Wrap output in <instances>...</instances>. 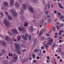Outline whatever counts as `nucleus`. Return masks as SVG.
<instances>
[{
  "label": "nucleus",
  "instance_id": "1",
  "mask_svg": "<svg viewBox=\"0 0 64 64\" xmlns=\"http://www.w3.org/2000/svg\"><path fill=\"white\" fill-rule=\"evenodd\" d=\"M14 45L15 47L16 48L15 49V50L16 51H18V54H19V55H22V52L23 53V54H24V53H23V52H22L21 50H19V49H20V48L19 45V44H18V43H16Z\"/></svg>",
  "mask_w": 64,
  "mask_h": 64
},
{
  "label": "nucleus",
  "instance_id": "2",
  "mask_svg": "<svg viewBox=\"0 0 64 64\" xmlns=\"http://www.w3.org/2000/svg\"><path fill=\"white\" fill-rule=\"evenodd\" d=\"M48 41L50 43H47L45 44L44 46H45L46 49L48 51V47H49V45L50 46H52V42H53V39H50L49 38L48 39Z\"/></svg>",
  "mask_w": 64,
  "mask_h": 64
},
{
  "label": "nucleus",
  "instance_id": "3",
  "mask_svg": "<svg viewBox=\"0 0 64 64\" xmlns=\"http://www.w3.org/2000/svg\"><path fill=\"white\" fill-rule=\"evenodd\" d=\"M3 22L7 27H10V24L9 23V22H8L6 20H4Z\"/></svg>",
  "mask_w": 64,
  "mask_h": 64
},
{
  "label": "nucleus",
  "instance_id": "4",
  "mask_svg": "<svg viewBox=\"0 0 64 64\" xmlns=\"http://www.w3.org/2000/svg\"><path fill=\"white\" fill-rule=\"evenodd\" d=\"M18 56L15 54H14L12 57V61L13 62H15L17 60Z\"/></svg>",
  "mask_w": 64,
  "mask_h": 64
},
{
  "label": "nucleus",
  "instance_id": "5",
  "mask_svg": "<svg viewBox=\"0 0 64 64\" xmlns=\"http://www.w3.org/2000/svg\"><path fill=\"white\" fill-rule=\"evenodd\" d=\"M10 12H12V14L15 17L17 15V14L16 12L14 10H10Z\"/></svg>",
  "mask_w": 64,
  "mask_h": 64
},
{
  "label": "nucleus",
  "instance_id": "6",
  "mask_svg": "<svg viewBox=\"0 0 64 64\" xmlns=\"http://www.w3.org/2000/svg\"><path fill=\"white\" fill-rule=\"evenodd\" d=\"M28 35L27 34H26L25 36L24 35H21L22 37L25 40H27V38L26 37H28Z\"/></svg>",
  "mask_w": 64,
  "mask_h": 64
},
{
  "label": "nucleus",
  "instance_id": "7",
  "mask_svg": "<svg viewBox=\"0 0 64 64\" xmlns=\"http://www.w3.org/2000/svg\"><path fill=\"white\" fill-rule=\"evenodd\" d=\"M12 34H16L17 33H18V32L17 30L16 29H13L12 30Z\"/></svg>",
  "mask_w": 64,
  "mask_h": 64
},
{
  "label": "nucleus",
  "instance_id": "8",
  "mask_svg": "<svg viewBox=\"0 0 64 64\" xmlns=\"http://www.w3.org/2000/svg\"><path fill=\"white\" fill-rule=\"evenodd\" d=\"M5 13L7 14V16H8V18L9 20H12V17L8 14V12H5Z\"/></svg>",
  "mask_w": 64,
  "mask_h": 64
},
{
  "label": "nucleus",
  "instance_id": "9",
  "mask_svg": "<svg viewBox=\"0 0 64 64\" xmlns=\"http://www.w3.org/2000/svg\"><path fill=\"white\" fill-rule=\"evenodd\" d=\"M18 29L20 31H25V29L23 27L22 28L19 27Z\"/></svg>",
  "mask_w": 64,
  "mask_h": 64
},
{
  "label": "nucleus",
  "instance_id": "10",
  "mask_svg": "<svg viewBox=\"0 0 64 64\" xmlns=\"http://www.w3.org/2000/svg\"><path fill=\"white\" fill-rule=\"evenodd\" d=\"M28 9L30 11L31 13H33L34 12V10L32 8L31 6H30L28 7Z\"/></svg>",
  "mask_w": 64,
  "mask_h": 64
},
{
  "label": "nucleus",
  "instance_id": "11",
  "mask_svg": "<svg viewBox=\"0 0 64 64\" xmlns=\"http://www.w3.org/2000/svg\"><path fill=\"white\" fill-rule=\"evenodd\" d=\"M6 42H2L0 41V45H1V44L3 45V46H6Z\"/></svg>",
  "mask_w": 64,
  "mask_h": 64
},
{
  "label": "nucleus",
  "instance_id": "12",
  "mask_svg": "<svg viewBox=\"0 0 64 64\" xmlns=\"http://www.w3.org/2000/svg\"><path fill=\"white\" fill-rule=\"evenodd\" d=\"M22 8L26 10L27 9V6L25 4H22Z\"/></svg>",
  "mask_w": 64,
  "mask_h": 64
},
{
  "label": "nucleus",
  "instance_id": "13",
  "mask_svg": "<svg viewBox=\"0 0 64 64\" xmlns=\"http://www.w3.org/2000/svg\"><path fill=\"white\" fill-rule=\"evenodd\" d=\"M8 63V62L6 60L3 61L2 62V64H7Z\"/></svg>",
  "mask_w": 64,
  "mask_h": 64
},
{
  "label": "nucleus",
  "instance_id": "14",
  "mask_svg": "<svg viewBox=\"0 0 64 64\" xmlns=\"http://www.w3.org/2000/svg\"><path fill=\"white\" fill-rule=\"evenodd\" d=\"M28 60V58H25L22 61V63H25V62L27 61Z\"/></svg>",
  "mask_w": 64,
  "mask_h": 64
},
{
  "label": "nucleus",
  "instance_id": "15",
  "mask_svg": "<svg viewBox=\"0 0 64 64\" xmlns=\"http://www.w3.org/2000/svg\"><path fill=\"white\" fill-rule=\"evenodd\" d=\"M38 43V40L36 39H34V44L35 45H36V44Z\"/></svg>",
  "mask_w": 64,
  "mask_h": 64
},
{
  "label": "nucleus",
  "instance_id": "16",
  "mask_svg": "<svg viewBox=\"0 0 64 64\" xmlns=\"http://www.w3.org/2000/svg\"><path fill=\"white\" fill-rule=\"evenodd\" d=\"M43 30H42L40 32L39 34V36H41V35H42V34H43Z\"/></svg>",
  "mask_w": 64,
  "mask_h": 64
},
{
  "label": "nucleus",
  "instance_id": "17",
  "mask_svg": "<svg viewBox=\"0 0 64 64\" xmlns=\"http://www.w3.org/2000/svg\"><path fill=\"white\" fill-rule=\"evenodd\" d=\"M15 6L16 7H19V4L18 3V2H16L15 3Z\"/></svg>",
  "mask_w": 64,
  "mask_h": 64
},
{
  "label": "nucleus",
  "instance_id": "18",
  "mask_svg": "<svg viewBox=\"0 0 64 64\" xmlns=\"http://www.w3.org/2000/svg\"><path fill=\"white\" fill-rule=\"evenodd\" d=\"M5 39L6 40L8 41H9V37L7 36H6V38H5Z\"/></svg>",
  "mask_w": 64,
  "mask_h": 64
},
{
  "label": "nucleus",
  "instance_id": "19",
  "mask_svg": "<svg viewBox=\"0 0 64 64\" xmlns=\"http://www.w3.org/2000/svg\"><path fill=\"white\" fill-rule=\"evenodd\" d=\"M47 62L48 63V62H50V58L49 57V56H47Z\"/></svg>",
  "mask_w": 64,
  "mask_h": 64
},
{
  "label": "nucleus",
  "instance_id": "20",
  "mask_svg": "<svg viewBox=\"0 0 64 64\" xmlns=\"http://www.w3.org/2000/svg\"><path fill=\"white\" fill-rule=\"evenodd\" d=\"M10 5H13L14 3V0H10Z\"/></svg>",
  "mask_w": 64,
  "mask_h": 64
},
{
  "label": "nucleus",
  "instance_id": "21",
  "mask_svg": "<svg viewBox=\"0 0 64 64\" xmlns=\"http://www.w3.org/2000/svg\"><path fill=\"white\" fill-rule=\"evenodd\" d=\"M38 51L39 50L37 49H35L34 51V53H36L37 52H38Z\"/></svg>",
  "mask_w": 64,
  "mask_h": 64
},
{
  "label": "nucleus",
  "instance_id": "22",
  "mask_svg": "<svg viewBox=\"0 0 64 64\" xmlns=\"http://www.w3.org/2000/svg\"><path fill=\"white\" fill-rule=\"evenodd\" d=\"M32 2L34 3H36L38 2V0H33L32 1Z\"/></svg>",
  "mask_w": 64,
  "mask_h": 64
},
{
  "label": "nucleus",
  "instance_id": "23",
  "mask_svg": "<svg viewBox=\"0 0 64 64\" xmlns=\"http://www.w3.org/2000/svg\"><path fill=\"white\" fill-rule=\"evenodd\" d=\"M4 4L5 6H8V4L6 2H4Z\"/></svg>",
  "mask_w": 64,
  "mask_h": 64
},
{
  "label": "nucleus",
  "instance_id": "24",
  "mask_svg": "<svg viewBox=\"0 0 64 64\" xmlns=\"http://www.w3.org/2000/svg\"><path fill=\"white\" fill-rule=\"evenodd\" d=\"M58 5H59L60 7V8H61V9H63V7L62 6H61V4H60V3H58Z\"/></svg>",
  "mask_w": 64,
  "mask_h": 64
},
{
  "label": "nucleus",
  "instance_id": "25",
  "mask_svg": "<svg viewBox=\"0 0 64 64\" xmlns=\"http://www.w3.org/2000/svg\"><path fill=\"white\" fill-rule=\"evenodd\" d=\"M17 38L18 39V41H19L21 39V36H18Z\"/></svg>",
  "mask_w": 64,
  "mask_h": 64
},
{
  "label": "nucleus",
  "instance_id": "26",
  "mask_svg": "<svg viewBox=\"0 0 64 64\" xmlns=\"http://www.w3.org/2000/svg\"><path fill=\"white\" fill-rule=\"evenodd\" d=\"M46 39V38L45 37H42V38H41V41H43V40H45Z\"/></svg>",
  "mask_w": 64,
  "mask_h": 64
},
{
  "label": "nucleus",
  "instance_id": "27",
  "mask_svg": "<svg viewBox=\"0 0 64 64\" xmlns=\"http://www.w3.org/2000/svg\"><path fill=\"white\" fill-rule=\"evenodd\" d=\"M3 15V13L2 12H0V17H2Z\"/></svg>",
  "mask_w": 64,
  "mask_h": 64
},
{
  "label": "nucleus",
  "instance_id": "28",
  "mask_svg": "<svg viewBox=\"0 0 64 64\" xmlns=\"http://www.w3.org/2000/svg\"><path fill=\"white\" fill-rule=\"evenodd\" d=\"M33 27L32 26H30V31H33Z\"/></svg>",
  "mask_w": 64,
  "mask_h": 64
},
{
  "label": "nucleus",
  "instance_id": "29",
  "mask_svg": "<svg viewBox=\"0 0 64 64\" xmlns=\"http://www.w3.org/2000/svg\"><path fill=\"white\" fill-rule=\"evenodd\" d=\"M13 61L12 60H10L9 63V64H13Z\"/></svg>",
  "mask_w": 64,
  "mask_h": 64
},
{
  "label": "nucleus",
  "instance_id": "30",
  "mask_svg": "<svg viewBox=\"0 0 64 64\" xmlns=\"http://www.w3.org/2000/svg\"><path fill=\"white\" fill-rule=\"evenodd\" d=\"M32 57L34 59H35V54H32Z\"/></svg>",
  "mask_w": 64,
  "mask_h": 64
},
{
  "label": "nucleus",
  "instance_id": "31",
  "mask_svg": "<svg viewBox=\"0 0 64 64\" xmlns=\"http://www.w3.org/2000/svg\"><path fill=\"white\" fill-rule=\"evenodd\" d=\"M60 18L61 19H63V18H64V16H63L61 15L60 16Z\"/></svg>",
  "mask_w": 64,
  "mask_h": 64
},
{
  "label": "nucleus",
  "instance_id": "32",
  "mask_svg": "<svg viewBox=\"0 0 64 64\" xmlns=\"http://www.w3.org/2000/svg\"><path fill=\"white\" fill-rule=\"evenodd\" d=\"M21 42L23 44H25V42H24V40H21Z\"/></svg>",
  "mask_w": 64,
  "mask_h": 64
},
{
  "label": "nucleus",
  "instance_id": "33",
  "mask_svg": "<svg viewBox=\"0 0 64 64\" xmlns=\"http://www.w3.org/2000/svg\"><path fill=\"white\" fill-rule=\"evenodd\" d=\"M39 56H40V57H42L43 56V55L41 53H40L38 54Z\"/></svg>",
  "mask_w": 64,
  "mask_h": 64
},
{
  "label": "nucleus",
  "instance_id": "34",
  "mask_svg": "<svg viewBox=\"0 0 64 64\" xmlns=\"http://www.w3.org/2000/svg\"><path fill=\"white\" fill-rule=\"evenodd\" d=\"M12 53H9V55H8V56H9V57H10V56H11V57H12Z\"/></svg>",
  "mask_w": 64,
  "mask_h": 64
},
{
  "label": "nucleus",
  "instance_id": "35",
  "mask_svg": "<svg viewBox=\"0 0 64 64\" xmlns=\"http://www.w3.org/2000/svg\"><path fill=\"white\" fill-rule=\"evenodd\" d=\"M0 36L2 38H4V36L2 34L0 35Z\"/></svg>",
  "mask_w": 64,
  "mask_h": 64
},
{
  "label": "nucleus",
  "instance_id": "36",
  "mask_svg": "<svg viewBox=\"0 0 64 64\" xmlns=\"http://www.w3.org/2000/svg\"><path fill=\"white\" fill-rule=\"evenodd\" d=\"M56 27L57 28V29H58V30H59V29H60V27H59V26H58V25H56Z\"/></svg>",
  "mask_w": 64,
  "mask_h": 64
},
{
  "label": "nucleus",
  "instance_id": "37",
  "mask_svg": "<svg viewBox=\"0 0 64 64\" xmlns=\"http://www.w3.org/2000/svg\"><path fill=\"white\" fill-rule=\"evenodd\" d=\"M58 51L60 52V53H61V48H60V49L58 50Z\"/></svg>",
  "mask_w": 64,
  "mask_h": 64
},
{
  "label": "nucleus",
  "instance_id": "38",
  "mask_svg": "<svg viewBox=\"0 0 64 64\" xmlns=\"http://www.w3.org/2000/svg\"><path fill=\"white\" fill-rule=\"evenodd\" d=\"M31 36H30L28 37V39L29 40H31Z\"/></svg>",
  "mask_w": 64,
  "mask_h": 64
},
{
  "label": "nucleus",
  "instance_id": "39",
  "mask_svg": "<svg viewBox=\"0 0 64 64\" xmlns=\"http://www.w3.org/2000/svg\"><path fill=\"white\" fill-rule=\"evenodd\" d=\"M28 26V23H26V24L24 25V27H25V26Z\"/></svg>",
  "mask_w": 64,
  "mask_h": 64
},
{
  "label": "nucleus",
  "instance_id": "40",
  "mask_svg": "<svg viewBox=\"0 0 64 64\" xmlns=\"http://www.w3.org/2000/svg\"><path fill=\"white\" fill-rule=\"evenodd\" d=\"M31 56H32V54H30L29 55V58H30Z\"/></svg>",
  "mask_w": 64,
  "mask_h": 64
},
{
  "label": "nucleus",
  "instance_id": "41",
  "mask_svg": "<svg viewBox=\"0 0 64 64\" xmlns=\"http://www.w3.org/2000/svg\"><path fill=\"white\" fill-rule=\"evenodd\" d=\"M52 30L53 31H55V28L54 26H53Z\"/></svg>",
  "mask_w": 64,
  "mask_h": 64
},
{
  "label": "nucleus",
  "instance_id": "42",
  "mask_svg": "<svg viewBox=\"0 0 64 64\" xmlns=\"http://www.w3.org/2000/svg\"><path fill=\"white\" fill-rule=\"evenodd\" d=\"M44 48L43 46H42L41 47V49H42V50H43L44 49Z\"/></svg>",
  "mask_w": 64,
  "mask_h": 64
},
{
  "label": "nucleus",
  "instance_id": "43",
  "mask_svg": "<svg viewBox=\"0 0 64 64\" xmlns=\"http://www.w3.org/2000/svg\"><path fill=\"white\" fill-rule=\"evenodd\" d=\"M59 34L60 35H61L62 33L60 31L59 32Z\"/></svg>",
  "mask_w": 64,
  "mask_h": 64
},
{
  "label": "nucleus",
  "instance_id": "44",
  "mask_svg": "<svg viewBox=\"0 0 64 64\" xmlns=\"http://www.w3.org/2000/svg\"><path fill=\"white\" fill-rule=\"evenodd\" d=\"M37 62L36 60H34L33 61V63H36Z\"/></svg>",
  "mask_w": 64,
  "mask_h": 64
},
{
  "label": "nucleus",
  "instance_id": "45",
  "mask_svg": "<svg viewBox=\"0 0 64 64\" xmlns=\"http://www.w3.org/2000/svg\"><path fill=\"white\" fill-rule=\"evenodd\" d=\"M48 9H49V8H50V5L49 4H48Z\"/></svg>",
  "mask_w": 64,
  "mask_h": 64
},
{
  "label": "nucleus",
  "instance_id": "46",
  "mask_svg": "<svg viewBox=\"0 0 64 64\" xmlns=\"http://www.w3.org/2000/svg\"><path fill=\"white\" fill-rule=\"evenodd\" d=\"M62 36H60V37L59 38V39H62Z\"/></svg>",
  "mask_w": 64,
  "mask_h": 64
},
{
  "label": "nucleus",
  "instance_id": "47",
  "mask_svg": "<svg viewBox=\"0 0 64 64\" xmlns=\"http://www.w3.org/2000/svg\"><path fill=\"white\" fill-rule=\"evenodd\" d=\"M40 23L41 24H43V20L41 21L40 22Z\"/></svg>",
  "mask_w": 64,
  "mask_h": 64
},
{
  "label": "nucleus",
  "instance_id": "48",
  "mask_svg": "<svg viewBox=\"0 0 64 64\" xmlns=\"http://www.w3.org/2000/svg\"><path fill=\"white\" fill-rule=\"evenodd\" d=\"M15 39V38H13V40L14 41H16V39H15H15Z\"/></svg>",
  "mask_w": 64,
  "mask_h": 64
},
{
  "label": "nucleus",
  "instance_id": "49",
  "mask_svg": "<svg viewBox=\"0 0 64 64\" xmlns=\"http://www.w3.org/2000/svg\"><path fill=\"white\" fill-rule=\"evenodd\" d=\"M47 5H46L45 8L44 10H46L47 9Z\"/></svg>",
  "mask_w": 64,
  "mask_h": 64
},
{
  "label": "nucleus",
  "instance_id": "50",
  "mask_svg": "<svg viewBox=\"0 0 64 64\" xmlns=\"http://www.w3.org/2000/svg\"><path fill=\"white\" fill-rule=\"evenodd\" d=\"M2 53H4L5 52V51L4 50H2Z\"/></svg>",
  "mask_w": 64,
  "mask_h": 64
},
{
  "label": "nucleus",
  "instance_id": "51",
  "mask_svg": "<svg viewBox=\"0 0 64 64\" xmlns=\"http://www.w3.org/2000/svg\"><path fill=\"white\" fill-rule=\"evenodd\" d=\"M8 33L9 34V35H12V34H11L10 33V32H8Z\"/></svg>",
  "mask_w": 64,
  "mask_h": 64
},
{
  "label": "nucleus",
  "instance_id": "52",
  "mask_svg": "<svg viewBox=\"0 0 64 64\" xmlns=\"http://www.w3.org/2000/svg\"><path fill=\"white\" fill-rule=\"evenodd\" d=\"M22 47H26V46L24 45H22Z\"/></svg>",
  "mask_w": 64,
  "mask_h": 64
},
{
  "label": "nucleus",
  "instance_id": "53",
  "mask_svg": "<svg viewBox=\"0 0 64 64\" xmlns=\"http://www.w3.org/2000/svg\"><path fill=\"white\" fill-rule=\"evenodd\" d=\"M61 32H64V31L63 30H60Z\"/></svg>",
  "mask_w": 64,
  "mask_h": 64
},
{
  "label": "nucleus",
  "instance_id": "54",
  "mask_svg": "<svg viewBox=\"0 0 64 64\" xmlns=\"http://www.w3.org/2000/svg\"><path fill=\"white\" fill-rule=\"evenodd\" d=\"M36 58L38 60L39 59H40V58H39V56H37L36 57Z\"/></svg>",
  "mask_w": 64,
  "mask_h": 64
},
{
  "label": "nucleus",
  "instance_id": "55",
  "mask_svg": "<svg viewBox=\"0 0 64 64\" xmlns=\"http://www.w3.org/2000/svg\"><path fill=\"white\" fill-rule=\"evenodd\" d=\"M39 50V51H40V53H41L42 52V50Z\"/></svg>",
  "mask_w": 64,
  "mask_h": 64
},
{
  "label": "nucleus",
  "instance_id": "56",
  "mask_svg": "<svg viewBox=\"0 0 64 64\" xmlns=\"http://www.w3.org/2000/svg\"><path fill=\"white\" fill-rule=\"evenodd\" d=\"M64 25V24H61V27H63Z\"/></svg>",
  "mask_w": 64,
  "mask_h": 64
},
{
  "label": "nucleus",
  "instance_id": "57",
  "mask_svg": "<svg viewBox=\"0 0 64 64\" xmlns=\"http://www.w3.org/2000/svg\"><path fill=\"white\" fill-rule=\"evenodd\" d=\"M26 50H25V49L23 50V52H25V51H26Z\"/></svg>",
  "mask_w": 64,
  "mask_h": 64
},
{
  "label": "nucleus",
  "instance_id": "58",
  "mask_svg": "<svg viewBox=\"0 0 64 64\" xmlns=\"http://www.w3.org/2000/svg\"><path fill=\"white\" fill-rule=\"evenodd\" d=\"M42 52L44 53H46V51H45V50H44Z\"/></svg>",
  "mask_w": 64,
  "mask_h": 64
},
{
  "label": "nucleus",
  "instance_id": "59",
  "mask_svg": "<svg viewBox=\"0 0 64 64\" xmlns=\"http://www.w3.org/2000/svg\"><path fill=\"white\" fill-rule=\"evenodd\" d=\"M21 14H23V10H21Z\"/></svg>",
  "mask_w": 64,
  "mask_h": 64
},
{
  "label": "nucleus",
  "instance_id": "60",
  "mask_svg": "<svg viewBox=\"0 0 64 64\" xmlns=\"http://www.w3.org/2000/svg\"><path fill=\"white\" fill-rule=\"evenodd\" d=\"M46 36H50V34H46Z\"/></svg>",
  "mask_w": 64,
  "mask_h": 64
},
{
  "label": "nucleus",
  "instance_id": "61",
  "mask_svg": "<svg viewBox=\"0 0 64 64\" xmlns=\"http://www.w3.org/2000/svg\"><path fill=\"white\" fill-rule=\"evenodd\" d=\"M51 21V20L50 19L48 20V22H50V21Z\"/></svg>",
  "mask_w": 64,
  "mask_h": 64
},
{
  "label": "nucleus",
  "instance_id": "62",
  "mask_svg": "<svg viewBox=\"0 0 64 64\" xmlns=\"http://www.w3.org/2000/svg\"><path fill=\"white\" fill-rule=\"evenodd\" d=\"M62 55L64 56V52H62Z\"/></svg>",
  "mask_w": 64,
  "mask_h": 64
},
{
  "label": "nucleus",
  "instance_id": "63",
  "mask_svg": "<svg viewBox=\"0 0 64 64\" xmlns=\"http://www.w3.org/2000/svg\"><path fill=\"white\" fill-rule=\"evenodd\" d=\"M60 61L61 62H62V59H60Z\"/></svg>",
  "mask_w": 64,
  "mask_h": 64
},
{
  "label": "nucleus",
  "instance_id": "64",
  "mask_svg": "<svg viewBox=\"0 0 64 64\" xmlns=\"http://www.w3.org/2000/svg\"><path fill=\"white\" fill-rule=\"evenodd\" d=\"M47 18H50V16H47Z\"/></svg>",
  "mask_w": 64,
  "mask_h": 64
}]
</instances>
